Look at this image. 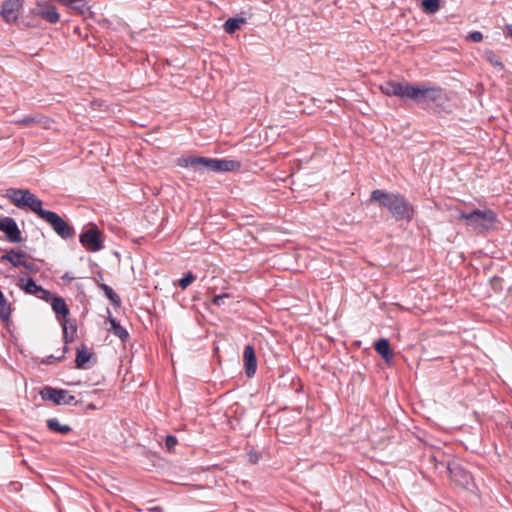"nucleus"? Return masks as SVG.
<instances>
[{"mask_svg":"<svg viewBox=\"0 0 512 512\" xmlns=\"http://www.w3.org/2000/svg\"><path fill=\"white\" fill-rule=\"evenodd\" d=\"M380 91L386 96H396L401 99L414 101L421 108L428 107L442 98L443 90L438 86H415L408 81H385L380 85Z\"/></svg>","mask_w":512,"mask_h":512,"instance_id":"f257e3e1","label":"nucleus"},{"mask_svg":"<svg viewBox=\"0 0 512 512\" xmlns=\"http://www.w3.org/2000/svg\"><path fill=\"white\" fill-rule=\"evenodd\" d=\"M370 201L376 202L381 208L387 209L396 221L410 222L414 217L413 205L400 193L376 189L371 192Z\"/></svg>","mask_w":512,"mask_h":512,"instance_id":"f03ea898","label":"nucleus"},{"mask_svg":"<svg viewBox=\"0 0 512 512\" xmlns=\"http://www.w3.org/2000/svg\"><path fill=\"white\" fill-rule=\"evenodd\" d=\"M5 197L16 207L29 208L40 218L48 211L42 208V201L28 189L9 188L6 190Z\"/></svg>","mask_w":512,"mask_h":512,"instance_id":"7ed1b4c3","label":"nucleus"},{"mask_svg":"<svg viewBox=\"0 0 512 512\" xmlns=\"http://www.w3.org/2000/svg\"><path fill=\"white\" fill-rule=\"evenodd\" d=\"M459 219L464 220L467 226L478 232L491 230L498 222L497 214L492 209H475L469 213L462 212Z\"/></svg>","mask_w":512,"mask_h":512,"instance_id":"20e7f679","label":"nucleus"},{"mask_svg":"<svg viewBox=\"0 0 512 512\" xmlns=\"http://www.w3.org/2000/svg\"><path fill=\"white\" fill-rule=\"evenodd\" d=\"M51 308L55 313L57 320L60 322L63 329V339L66 344L71 343L75 340L77 333V326L75 324H71V335L68 333V315L70 313L69 308L64 300V298L55 296L51 302Z\"/></svg>","mask_w":512,"mask_h":512,"instance_id":"39448f33","label":"nucleus"},{"mask_svg":"<svg viewBox=\"0 0 512 512\" xmlns=\"http://www.w3.org/2000/svg\"><path fill=\"white\" fill-rule=\"evenodd\" d=\"M79 241L89 252H98L104 248V235L95 224H91L81 232Z\"/></svg>","mask_w":512,"mask_h":512,"instance_id":"423d86ee","label":"nucleus"},{"mask_svg":"<svg viewBox=\"0 0 512 512\" xmlns=\"http://www.w3.org/2000/svg\"><path fill=\"white\" fill-rule=\"evenodd\" d=\"M41 219L46 221L55 233L63 239H70L75 233L74 228L53 211L48 210Z\"/></svg>","mask_w":512,"mask_h":512,"instance_id":"0eeeda50","label":"nucleus"},{"mask_svg":"<svg viewBox=\"0 0 512 512\" xmlns=\"http://www.w3.org/2000/svg\"><path fill=\"white\" fill-rule=\"evenodd\" d=\"M450 479L462 488L468 489L473 482L471 473L456 463L448 465Z\"/></svg>","mask_w":512,"mask_h":512,"instance_id":"6e6552de","label":"nucleus"},{"mask_svg":"<svg viewBox=\"0 0 512 512\" xmlns=\"http://www.w3.org/2000/svg\"><path fill=\"white\" fill-rule=\"evenodd\" d=\"M23 7V0H3L0 15L7 23L18 20L19 12Z\"/></svg>","mask_w":512,"mask_h":512,"instance_id":"1a4fd4ad","label":"nucleus"},{"mask_svg":"<svg viewBox=\"0 0 512 512\" xmlns=\"http://www.w3.org/2000/svg\"><path fill=\"white\" fill-rule=\"evenodd\" d=\"M0 231L5 234L6 239L11 243L22 241L21 231L16 221L11 217H0Z\"/></svg>","mask_w":512,"mask_h":512,"instance_id":"9d476101","label":"nucleus"},{"mask_svg":"<svg viewBox=\"0 0 512 512\" xmlns=\"http://www.w3.org/2000/svg\"><path fill=\"white\" fill-rule=\"evenodd\" d=\"M33 13L50 24H56L60 20L56 7L48 1H38Z\"/></svg>","mask_w":512,"mask_h":512,"instance_id":"9b49d317","label":"nucleus"},{"mask_svg":"<svg viewBox=\"0 0 512 512\" xmlns=\"http://www.w3.org/2000/svg\"><path fill=\"white\" fill-rule=\"evenodd\" d=\"M67 390L45 386L40 391V396L45 401H51L55 405H62L65 402Z\"/></svg>","mask_w":512,"mask_h":512,"instance_id":"f8f14e48","label":"nucleus"},{"mask_svg":"<svg viewBox=\"0 0 512 512\" xmlns=\"http://www.w3.org/2000/svg\"><path fill=\"white\" fill-rule=\"evenodd\" d=\"M245 373L248 377L254 376L257 369V359L252 345H246L243 351Z\"/></svg>","mask_w":512,"mask_h":512,"instance_id":"ddd939ff","label":"nucleus"},{"mask_svg":"<svg viewBox=\"0 0 512 512\" xmlns=\"http://www.w3.org/2000/svg\"><path fill=\"white\" fill-rule=\"evenodd\" d=\"M93 359L95 361L94 353L89 352L85 344H81L76 348L75 365L78 369H87L90 367L89 362Z\"/></svg>","mask_w":512,"mask_h":512,"instance_id":"4468645a","label":"nucleus"},{"mask_svg":"<svg viewBox=\"0 0 512 512\" xmlns=\"http://www.w3.org/2000/svg\"><path fill=\"white\" fill-rule=\"evenodd\" d=\"M27 255L23 251H16L15 249L8 250L5 254L0 257L1 262H9L14 267L21 266L24 258Z\"/></svg>","mask_w":512,"mask_h":512,"instance_id":"2eb2a0df","label":"nucleus"},{"mask_svg":"<svg viewBox=\"0 0 512 512\" xmlns=\"http://www.w3.org/2000/svg\"><path fill=\"white\" fill-rule=\"evenodd\" d=\"M241 168V163L236 160L215 159L214 172H231Z\"/></svg>","mask_w":512,"mask_h":512,"instance_id":"dca6fc26","label":"nucleus"},{"mask_svg":"<svg viewBox=\"0 0 512 512\" xmlns=\"http://www.w3.org/2000/svg\"><path fill=\"white\" fill-rule=\"evenodd\" d=\"M375 351L383 357L386 362H390L393 359V352L390 349L389 341L385 338H381L375 342Z\"/></svg>","mask_w":512,"mask_h":512,"instance_id":"f3484780","label":"nucleus"},{"mask_svg":"<svg viewBox=\"0 0 512 512\" xmlns=\"http://www.w3.org/2000/svg\"><path fill=\"white\" fill-rule=\"evenodd\" d=\"M109 322L111 325L109 331L117 336L122 342H126L130 337L128 331L122 327L115 318L110 317Z\"/></svg>","mask_w":512,"mask_h":512,"instance_id":"a211bd4d","label":"nucleus"},{"mask_svg":"<svg viewBox=\"0 0 512 512\" xmlns=\"http://www.w3.org/2000/svg\"><path fill=\"white\" fill-rule=\"evenodd\" d=\"M46 425L50 431L59 433L61 435H67L72 430L69 425L61 424L56 418H50L46 420Z\"/></svg>","mask_w":512,"mask_h":512,"instance_id":"6ab92c4d","label":"nucleus"},{"mask_svg":"<svg viewBox=\"0 0 512 512\" xmlns=\"http://www.w3.org/2000/svg\"><path fill=\"white\" fill-rule=\"evenodd\" d=\"M19 287L20 289L25 291V293L36 296L39 293L42 286L36 284V282L32 278H28L26 280L24 278H20Z\"/></svg>","mask_w":512,"mask_h":512,"instance_id":"aec40b11","label":"nucleus"},{"mask_svg":"<svg viewBox=\"0 0 512 512\" xmlns=\"http://www.w3.org/2000/svg\"><path fill=\"white\" fill-rule=\"evenodd\" d=\"M50 122L48 118L41 116H25L22 119L16 120L14 123L20 126H31L34 124H47Z\"/></svg>","mask_w":512,"mask_h":512,"instance_id":"412c9836","label":"nucleus"},{"mask_svg":"<svg viewBox=\"0 0 512 512\" xmlns=\"http://www.w3.org/2000/svg\"><path fill=\"white\" fill-rule=\"evenodd\" d=\"M64 6L71 7L73 10L77 11L79 14H84L88 9L87 3L85 0H58Z\"/></svg>","mask_w":512,"mask_h":512,"instance_id":"4be33fe9","label":"nucleus"},{"mask_svg":"<svg viewBox=\"0 0 512 512\" xmlns=\"http://www.w3.org/2000/svg\"><path fill=\"white\" fill-rule=\"evenodd\" d=\"M11 317V305L5 298L2 291H0V319L4 322L10 320Z\"/></svg>","mask_w":512,"mask_h":512,"instance_id":"5701e85b","label":"nucleus"},{"mask_svg":"<svg viewBox=\"0 0 512 512\" xmlns=\"http://www.w3.org/2000/svg\"><path fill=\"white\" fill-rule=\"evenodd\" d=\"M214 164H215L214 158L197 157L196 171L197 172H203V171L214 172Z\"/></svg>","mask_w":512,"mask_h":512,"instance_id":"b1692460","label":"nucleus"},{"mask_svg":"<svg viewBox=\"0 0 512 512\" xmlns=\"http://www.w3.org/2000/svg\"><path fill=\"white\" fill-rule=\"evenodd\" d=\"M244 23H245V19H243V18H229L224 23V30L226 33L232 34L237 29H239L240 26Z\"/></svg>","mask_w":512,"mask_h":512,"instance_id":"393cba45","label":"nucleus"},{"mask_svg":"<svg viewBox=\"0 0 512 512\" xmlns=\"http://www.w3.org/2000/svg\"><path fill=\"white\" fill-rule=\"evenodd\" d=\"M485 60L489 62L492 66L498 68L499 70L504 69V65L501 62L499 56L493 50H486L483 54Z\"/></svg>","mask_w":512,"mask_h":512,"instance_id":"a878e982","label":"nucleus"},{"mask_svg":"<svg viewBox=\"0 0 512 512\" xmlns=\"http://www.w3.org/2000/svg\"><path fill=\"white\" fill-rule=\"evenodd\" d=\"M422 7L425 12L434 14L440 8V0H423Z\"/></svg>","mask_w":512,"mask_h":512,"instance_id":"bb28decb","label":"nucleus"},{"mask_svg":"<svg viewBox=\"0 0 512 512\" xmlns=\"http://www.w3.org/2000/svg\"><path fill=\"white\" fill-rule=\"evenodd\" d=\"M101 289L103 290L105 296L113 303V304H119L120 303V297L118 294L108 285L101 284Z\"/></svg>","mask_w":512,"mask_h":512,"instance_id":"cd10ccee","label":"nucleus"},{"mask_svg":"<svg viewBox=\"0 0 512 512\" xmlns=\"http://www.w3.org/2000/svg\"><path fill=\"white\" fill-rule=\"evenodd\" d=\"M178 165L184 168L191 167L196 171L197 157H181L178 159Z\"/></svg>","mask_w":512,"mask_h":512,"instance_id":"c85d7f7f","label":"nucleus"},{"mask_svg":"<svg viewBox=\"0 0 512 512\" xmlns=\"http://www.w3.org/2000/svg\"><path fill=\"white\" fill-rule=\"evenodd\" d=\"M195 280V275L189 271L183 275L179 280V286L181 289H186Z\"/></svg>","mask_w":512,"mask_h":512,"instance_id":"c756f323","label":"nucleus"},{"mask_svg":"<svg viewBox=\"0 0 512 512\" xmlns=\"http://www.w3.org/2000/svg\"><path fill=\"white\" fill-rule=\"evenodd\" d=\"M68 351L67 344L65 343V346L63 347V353L60 356L54 357L53 355L48 356L46 359H44L42 362L44 364H51L53 361H61L64 358L65 353Z\"/></svg>","mask_w":512,"mask_h":512,"instance_id":"7c9ffc66","label":"nucleus"},{"mask_svg":"<svg viewBox=\"0 0 512 512\" xmlns=\"http://www.w3.org/2000/svg\"><path fill=\"white\" fill-rule=\"evenodd\" d=\"M37 298L42 299L46 302L51 301L54 298L50 291L46 290L45 288L41 287L39 293L36 295Z\"/></svg>","mask_w":512,"mask_h":512,"instance_id":"2f4dec72","label":"nucleus"},{"mask_svg":"<svg viewBox=\"0 0 512 512\" xmlns=\"http://www.w3.org/2000/svg\"><path fill=\"white\" fill-rule=\"evenodd\" d=\"M177 443H178V440L173 435H168L165 439V446L168 449V451H172L175 448V446L177 445Z\"/></svg>","mask_w":512,"mask_h":512,"instance_id":"473e14b6","label":"nucleus"},{"mask_svg":"<svg viewBox=\"0 0 512 512\" xmlns=\"http://www.w3.org/2000/svg\"><path fill=\"white\" fill-rule=\"evenodd\" d=\"M21 266H23L26 270H28V271H30L32 273L39 272V267L36 264L27 261L26 258H24Z\"/></svg>","mask_w":512,"mask_h":512,"instance_id":"72a5a7b5","label":"nucleus"},{"mask_svg":"<svg viewBox=\"0 0 512 512\" xmlns=\"http://www.w3.org/2000/svg\"><path fill=\"white\" fill-rule=\"evenodd\" d=\"M468 39L472 42H481L483 39V34L480 31H473L469 34Z\"/></svg>","mask_w":512,"mask_h":512,"instance_id":"f704fd0d","label":"nucleus"},{"mask_svg":"<svg viewBox=\"0 0 512 512\" xmlns=\"http://www.w3.org/2000/svg\"><path fill=\"white\" fill-rule=\"evenodd\" d=\"M228 294L216 295L212 299L214 305L220 306L224 303L225 298H228Z\"/></svg>","mask_w":512,"mask_h":512,"instance_id":"c9c22d12","label":"nucleus"},{"mask_svg":"<svg viewBox=\"0 0 512 512\" xmlns=\"http://www.w3.org/2000/svg\"><path fill=\"white\" fill-rule=\"evenodd\" d=\"M65 402L63 404H77V401L75 400V397L73 395H70L67 391L66 397L64 398Z\"/></svg>","mask_w":512,"mask_h":512,"instance_id":"e433bc0d","label":"nucleus"},{"mask_svg":"<svg viewBox=\"0 0 512 512\" xmlns=\"http://www.w3.org/2000/svg\"><path fill=\"white\" fill-rule=\"evenodd\" d=\"M505 37L512 39V24H507L505 26Z\"/></svg>","mask_w":512,"mask_h":512,"instance_id":"4c0bfd02","label":"nucleus"},{"mask_svg":"<svg viewBox=\"0 0 512 512\" xmlns=\"http://www.w3.org/2000/svg\"><path fill=\"white\" fill-rule=\"evenodd\" d=\"M63 279H64V280L71 281V280H73L74 278H73V277H70V276L68 275V273H66V274L63 276Z\"/></svg>","mask_w":512,"mask_h":512,"instance_id":"58836bf2","label":"nucleus"},{"mask_svg":"<svg viewBox=\"0 0 512 512\" xmlns=\"http://www.w3.org/2000/svg\"><path fill=\"white\" fill-rule=\"evenodd\" d=\"M71 324H74V323H73V322H70V321L68 320V333H69V335H71V331H72V330H71V327H70V325H71Z\"/></svg>","mask_w":512,"mask_h":512,"instance_id":"ea45409f","label":"nucleus"},{"mask_svg":"<svg viewBox=\"0 0 512 512\" xmlns=\"http://www.w3.org/2000/svg\"><path fill=\"white\" fill-rule=\"evenodd\" d=\"M151 510H153V511H160V508L155 507V508H152Z\"/></svg>","mask_w":512,"mask_h":512,"instance_id":"a19ab883","label":"nucleus"},{"mask_svg":"<svg viewBox=\"0 0 512 512\" xmlns=\"http://www.w3.org/2000/svg\"><path fill=\"white\" fill-rule=\"evenodd\" d=\"M511 428H512V422H511Z\"/></svg>","mask_w":512,"mask_h":512,"instance_id":"79ce46f5","label":"nucleus"}]
</instances>
